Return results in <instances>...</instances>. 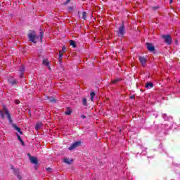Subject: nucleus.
Returning a JSON list of instances; mask_svg holds the SVG:
<instances>
[{
  "mask_svg": "<svg viewBox=\"0 0 180 180\" xmlns=\"http://www.w3.org/2000/svg\"><path fill=\"white\" fill-rule=\"evenodd\" d=\"M153 11H158V9H160V6H153L152 7Z\"/></svg>",
  "mask_w": 180,
  "mask_h": 180,
  "instance_id": "nucleus-26",
  "label": "nucleus"
},
{
  "mask_svg": "<svg viewBox=\"0 0 180 180\" xmlns=\"http://www.w3.org/2000/svg\"><path fill=\"white\" fill-rule=\"evenodd\" d=\"M30 162H32V164H35V165H37L39 162L37 160V158H34L33 156L30 157Z\"/></svg>",
  "mask_w": 180,
  "mask_h": 180,
  "instance_id": "nucleus-10",
  "label": "nucleus"
},
{
  "mask_svg": "<svg viewBox=\"0 0 180 180\" xmlns=\"http://www.w3.org/2000/svg\"><path fill=\"white\" fill-rule=\"evenodd\" d=\"M39 36H40V40L41 41H43V37L44 36V32H43V30L40 29Z\"/></svg>",
  "mask_w": 180,
  "mask_h": 180,
  "instance_id": "nucleus-16",
  "label": "nucleus"
},
{
  "mask_svg": "<svg viewBox=\"0 0 180 180\" xmlns=\"http://www.w3.org/2000/svg\"><path fill=\"white\" fill-rule=\"evenodd\" d=\"M82 119H86V116H85L84 115H82L81 116Z\"/></svg>",
  "mask_w": 180,
  "mask_h": 180,
  "instance_id": "nucleus-33",
  "label": "nucleus"
},
{
  "mask_svg": "<svg viewBox=\"0 0 180 180\" xmlns=\"http://www.w3.org/2000/svg\"><path fill=\"white\" fill-rule=\"evenodd\" d=\"M12 127L16 130V131H18L20 134H23V132H22V129L19 127H17L15 124H12Z\"/></svg>",
  "mask_w": 180,
  "mask_h": 180,
  "instance_id": "nucleus-7",
  "label": "nucleus"
},
{
  "mask_svg": "<svg viewBox=\"0 0 180 180\" xmlns=\"http://www.w3.org/2000/svg\"><path fill=\"white\" fill-rule=\"evenodd\" d=\"M79 146H81V141H77L69 147L68 150L72 151V150H75V148L79 147Z\"/></svg>",
  "mask_w": 180,
  "mask_h": 180,
  "instance_id": "nucleus-4",
  "label": "nucleus"
},
{
  "mask_svg": "<svg viewBox=\"0 0 180 180\" xmlns=\"http://www.w3.org/2000/svg\"><path fill=\"white\" fill-rule=\"evenodd\" d=\"M139 59L142 65H145V64L147 63V60L144 56H139Z\"/></svg>",
  "mask_w": 180,
  "mask_h": 180,
  "instance_id": "nucleus-8",
  "label": "nucleus"
},
{
  "mask_svg": "<svg viewBox=\"0 0 180 180\" xmlns=\"http://www.w3.org/2000/svg\"><path fill=\"white\" fill-rule=\"evenodd\" d=\"M174 0H170V4H172V1H173Z\"/></svg>",
  "mask_w": 180,
  "mask_h": 180,
  "instance_id": "nucleus-38",
  "label": "nucleus"
},
{
  "mask_svg": "<svg viewBox=\"0 0 180 180\" xmlns=\"http://www.w3.org/2000/svg\"><path fill=\"white\" fill-rule=\"evenodd\" d=\"M179 84H180V80L179 81Z\"/></svg>",
  "mask_w": 180,
  "mask_h": 180,
  "instance_id": "nucleus-39",
  "label": "nucleus"
},
{
  "mask_svg": "<svg viewBox=\"0 0 180 180\" xmlns=\"http://www.w3.org/2000/svg\"><path fill=\"white\" fill-rule=\"evenodd\" d=\"M41 128V122H38L36 126H35V129L37 130H39V129Z\"/></svg>",
  "mask_w": 180,
  "mask_h": 180,
  "instance_id": "nucleus-21",
  "label": "nucleus"
},
{
  "mask_svg": "<svg viewBox=\"0 0 180 180\" xmlns=\"http://www.w3.org/2000/svg\"><path fill=\"white\" fill-rule=\"evenodd\" d=\"M133 98H134V96H131L130 99H133Z\"/></svg>",
  "mask_w": 180,
  "mask_h": 180,
  "instance_id": "nucleus-37",
  "label": "nucleus"
},
{
  "mask_svg": "<svg viewBox=\"0 0 180 180\" xmlns=\"http://www.w3.org/2000/svg\"><path fill=\"white\" fill-rule=\"evenodd\" d=\"M15 105H19L20 103V101L19 100H15Z\"/></svg>",
  "mask_w": 180,
  "mask_h": 180,
  "instance_id": "nucleus-29",
  "label": "nucleus"
},
{
  "mask_svg": "<svg viewBox=\"0 0 180 180\" xmlns=\"http://www.w3.org/2000/svg\"><path fill=\"white\" fill-rule=\"evenodd\" d=\"M63 162L65 163V164H68V165H70L71 164V162H72V160H70V159L68 158H65Z\"/></svg>",
  "mask_w": 180,
  "mask_h": 180,
  "instance_id": "nucleus-18",
  "label": "nucleus"
},
{
  "mask_svg": "<svg viewBox=\"0 0 180 180\" xmlns=\"http://www.w3.org/2000/svg\"><path fill=\"white\" fill-rule=\"evenodd\" d=\"M6 116H7V119L10 123V124H13V121L12 120V117H11V113H9V110L8 109H5L4 112Z\"/></svg>",
  "mask_w": 180,
  "mask_h": 180,
  "instance_id": "nucleus-5",
  "label": "nucleus"
},
{
  "mask_svg": "<svg viewBox=\"0 0 180 180\" xmlns=\"http://www.w3.org/2000/svg\"><path fill=\"white\" fill-rule=\"evenodd\" d=\"M71 0H66V2L65 3V5H67V4H69V2H70Z\"/></svg>",
  "mask_w": 180,
  "mask_h": 180,
  "instance_id": "nucleus-34",
  "label": "nucleus"
},
{
  "mask_svg": "<svg viewBox=\"0 0 180 180\" xmlns=\"http://www.w3.org/2000/svg\"><path fill=\"white\" fill-rule=\"evenodd\" d=\"M70 46H72L74 49H75V47H77V43H76L75 41H74V40H70Z\"/></svg>",
  "mask_w": 180,
  "mask_h": 180,
  "instance_id": "nucleus-14",
  "label": "nucleus"
},
{
  "mask_svg": "<svg viewBox=\"0 0 180 180\" xmlns=\"http://www.w3.org/2000/svg\"><path fill=\"white\" fill-rule=\"evenodd\" d=\"M20 78H23V73H20Z\"/></svg>",
  "mask_w": 180,
  "mask_h": 180,
  "instance_id": "nucleus-35",
  "label": "nucleus"
},
{
  "mask_svg": "<svg viewBox=\"0 0 180 180\" xmlns=\"http://www.w3.org/2000/svg\"><path fill=\"white\" fill-rule=\"evenodd\" d=\"M20 72L21 73H23V72H25V67H21L20 68Z\"/></svg>",
  "mask_w": 180,
  "mask_h": 180,
  "instance_id": "nucleus-28",
  "label": "nucleus"
},
{
  "mask_svg": "<svg viewBox=\"0 0 180 180\" xmlns=\"http://www.w3.org/2000/svg\"><path fill=\"white\" fill-rule=\"evenodd\" d=\"M65 115H68V116H70L71 113H72V110L70 108H68V110L65 112Z\"/></svg>",
  "mask_w": 180,
  "mask_h": 180,
  "instance_id": "nucleus-20",
  "label": "nucleus"
},
{
  "mask_svg": "<svg viewBox=\"0 0 180 180\" xmlns=\"http://www.w3.org/2000/svg\"><path fill=\"white\" fill-rule=\"evenodd\" d=\"M65 50H67V48H65V46H63V48H62V51H63V53H65Z\"/></svg>",
  "mask_w": 180,
  "mask_h": 180,
  "instance_id": "nucleus-31",
  "label": "nucleus"
},
{
  "mask_svg": "<svg viewBox=\"0 0 180 180\" xmlns=\"http://www.w3.org/2000/svg\"><path fill=\"white\" fill-rule=\"evenodd\" d=\"M96 95V94L95 92H94V91H91V92L90 93L91 101H94V98H95Z\"/></svg>",
  "mask_w": 180,
  "mask_h": 180,
  "instance_id": "nucleus-19",
  "label": "nucleus"
},
{
  "mask_svg": "<svg viewBox=\"0 0 180 180\" xmlns=\"http://www.w3.org/2000/svg\"><path fill=\"white\" fill-rule=\"evenodd\" d=\"M125 32H126V31L124 30V25L122 22V26H120L117 30V34H118L119 37H123L124 36Z\"/></svg>",
  "mask_w": 180,
  "mask_h": 180,
  "instance_id": "nucleus-3",
  "label": "nucleus"
},
{
  "mask_svg": "<svg viewBox=\"0 0 180 180\" xmlns=\"http://www.w3.org/2000/svg\"><path fill=\"white\" fill-rule=\"evenodd\" d=\"M68 11H72L74 9V7L69 6L68 7Z\"/></svg>",
  "mask_w": 180,
  "mask_h": 180,
  "instance_id": "nucleus-32",
  "label": "nucleus"
},
{
  "mask_svg": "<svg viewBox=\"0 0 180 180\" xmlns=\"http://www.w3.org/2000/svg\"><path fill=\"white\" fill-rule=\"evenodd\" d=\"M43 64H44V65H46V67H48L49 70H51V68H50V62H49V60H44Z\"/></svg>",
  "mask_w": 180,
  "mask_h": 180,
  "instance_id": "nucleus-12",
  "label": "nucleus"
},
{
  "mask_svg": "<svg viewBox=\"0 0 180 180\" xmlns=\"http://www.w3.org/2000/svg\"><path fill=\"white\" fill-rule=\"evenodd\" d=\"M0 117L1 119H5V115L2 112L1 110H0Z\"/></svg>",
  "mask_w": 180,
  "mask_h": 180,
  "instance_id": "nucleus-25",
  "label": "nucleus"
},
{
  "mask_svg": "<svg viewBox=\"0 0 180 180\" xmlns=\"http://www.w3.org/2000/svg\"><path fill=\"white\" fill-rule=\"evenodd\" d=\"M161 38L165 39V43L168 46H171L172 44V37L169 34H163L161 35Z\"/></svg>",
  "mask_w": 180,
  "mask_h": 180,
  "instance_id": "nucleus-2",
  "label": "nucleus"
},
{
  "mask_svg": "<svg viewBox=\"0 0 180 180\" xmlns=\"http://www.w3.org/2000/svg\"><path fill=\"white\" fill-rule=\"evenodd\" d=\"M48 99H49V102H51L52 103H56V98L53 96L48 97Z\"/></svg>",
  "mask_w": 180,
  "mask_h": 180,
  "instance_id": "nucleus-17",
  "label": "nucleus"
},
{
  "mask_svg": "<svg viewBox=\"0 0 180 180\" xmlns=\"http://www.w3.org/2000/svg\"><path fill=\"white\" fill-rule=\"evenodd\" d=\"M82 19H84V20L86 19V12L85 11L82 13Z\"/></svg>",
  "mask_w": 180,
  "mask_h": 180,
  "instance_id": "nucleus-23",
  "label": "nucleus"
},
{
  "mask_svg": "<svg viewBox=\"0 0 180 180\" xmlns=\"http://www.w3.org/2000/svg\"><path fill=\"white\" fill-rule=\"evenodd\" d=\"M153 86H154V84L151 82H148L146 84V88H148V89L153 88Z\"/></svg>",
  "mask_w": 180,
  "mask_h": 180,
  "instance_id": "nucleus-13",
  "label": "nucleus"
},
{
  "mask_svg": "<svg viewBox=\"0 0 180 180\" xmlns=\"http://www.w3.org/2000/svg\"><path fill=\"white\" fill-rule=\"evenodd\" d=\"M82 105H84V106H86V98H83L82 101Z\"/></svg>",
  "mask_w": 180,
  "mask_h": 180,
  "instance_id": "nucleus-24",
  "label": "nucleus"
},
{
  "mask_svg": "<svg viewBox=\"0 0 180 180\" xmlns=\"http://www.w3.org/2000/svg\"><path fill=\"white\" fill-rule=\"evenodd\" d=\"M27 155L29 156L30 160V157H33V156L30 155V153H27Z\"/></svg>",
  "mask_w": 180,
  "mask_h": 180,
  "instance_id": "nucleus-36",
  "label": "nucleus"
},
{
  "mask_svg": "<svg viewBox=\"0 0 180 180\" xmlns=\"http://www.w3.org/2000/svg\"><path fill=\"white\" fill-rule=\"evenodd\" d=\"M146 47L148 51H150V53H153V51H155V46H154V45H153V44L150 42L146 43Z\"/></svg>",
  "mask_w": 180,
  "mask_h": 180,
  "instance_id": "nucleus-6",
  "label": "nucleus"
},
{
  "mask_svg": "<svg viewBox=\"0 0 180 180\" xmlns=\"http://www.w3.org/2000/svg\"><path fill=\"white\" fill-rule=\"evenodd\" d=\"M14 174H15V176H17L18 179H19V180L22 179V176H20V172H19V169H15Z\"/></svg>",
  "mask_w": 180,
  "mask_h": 180,
  "instance_id": "nucleus-9",
  "label": "nucleus"
},
{
  "mask_svg": "<svg viewBox=\"0 0 180 180\" xmlns=\"http://www.w3.org/2000/svg\"><path fill=\"white\" fill-rule=\"evenodd\" d=\"M61 58H63V53L61 52V51H59V60H61Z\"/></svg>",
  "mask_w": 180,
  "mask_h": 180,
  "instance_id": "nucleus-27",
  "label": "nucleus"
},
{
  "mask_svg": "<svg viewBox=\"0 0 180 180\" xmlns=\"http://www.w3.org/2000/svg\"><path fill=\"white\" fill-rule=\"evenodd\" d=\"M9 84H11V85H16L18 82H16V80H15L13 78L8 79Z\"/></svg>",
  "mask_w": 180,
  "mask_h": 180,
  "instance_id": "nucleus-11",
  "label": "nucleus"
},
{
  "mask_svg": "<svg viewBox=\"0 0 180 180\" xmlns=\"http://www.w3.org/2000/svg\"><path fill=\"white\" fill-rule=\"evenodd\" d=\"M46 170L48 171V172H52L53 169H51V168H50V167H48V168L46 169Z\"/></svg>",
  "mask_w": 180,
  "mask_h": 180,
  "instance_id": "nucleus-30",
  "label": "nucleus"
},
{
  "mask_svg": "<svg viewBox=\"0 0 180 180\" xmlns=\"http://www.w3.org/2000/svg\"><path fill=\"white\" fill-rule=\"evenodd\" d=\"M120 81H122V78L117 77L113 81V84H117V82H120Z\"/></svg>",
  "mask_w": 180,
  "mask_h": 180,
  "instance_id": "nucleus-22",
  "label": "nucleus"
},
{
  "mask_svg": "<svg viewBox=\"0 0 180 180\" xmlns=\"http://www.w3.org/2000/svg\"><path fill=\"white\" fill-rule=\"evenodd\" d=\"M28 39L30 41L36 44L37 43V41H36V39H39V37L36 35V32L30 30L28 32Z\"/></svg>",
  "mask_w": 180,
  "mask_h": 180,
  "instance_id": "nucleus-1",
  "label": "nucleus"
},
{
  "mask_svg": "<svg viewBox=\"0 0 180 180\" xmlns=\"http://www.w3.org/2000/svg\"><path fill=\"white\" fill-rule=\"evenodd\" d=\"M16 136H17L18 140H19L20 141L22 146H25V142L22 139V138H20V136L19 134H16Z\"/></svg>",
  "mask_w": 180,
  "mask_h": 180,
  "instance_id": "nucleus-15",
  "label": "nucleus"
}]
</instances>
